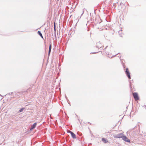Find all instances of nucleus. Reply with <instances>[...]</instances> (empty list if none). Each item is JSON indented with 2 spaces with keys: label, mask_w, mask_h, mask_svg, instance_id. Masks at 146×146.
Masks as SVG:
<instances>
[{
  "label": "nucleus",
  "mask_w": 146,
  "mask_h": 146,
  "mask_svg": "<svg viewBox=\"0 0 146 146\" xmlns=\"http://www.w3.org/2000/svg\"><path fill=\"white\" fill-rule=\"evenodd\" d=\"M133 95L135 101H137L139 100V97L138 94L136 92L133 93Z\"/></svg>",
  "instance_id": "f257e3e1"
},
{
  "label": "nucleus",
  "mask_w": 146,
  "mask_h": 146,
  "mask_svg": "<svg viewBox=\"0 0 146 146\" xmlns=\"http://www.w3.org/2000/svg\"><path fill=\"white\" fill-rule=\"evenodd\" d=\"M125 72V73L128 78L129 79H131L130 73L128 68H127L126 69V71Z\"/></svg>",
  "instance_id": "f03ea898"
},
{
  "label": "nucleus",
  "mask_w": 146,
  "mask_h": 146,
  "mask_svg": "<svg viewBox=\"0 0 146 146\" xmlns=\"http://www.w3.org/2000/svg\"><path fill=\"white\" fill-rule=\"evenodd\" d=\"M122 139L123 140L125 141H126L127 142H130V140L128 139V138L126 137V136H123L122 137Z\"/></svg>",
  "instance_id": "7ed1b4c3"
},
{
  "label": "nucleus",
  "mask_w": 146,
  "mask_h": 146,
  "mask_svg": "<svg viewBox=\"0 0 146 146\" xmlns=\"http://www.w3.org/2000/svg\"><path fill=\"white\" fill-rule=\"evenodd\" d=\"M68 133H70L71 134V135L72 137L74 139L75 138H76V135L72 132L71 131L68 130Z\"/></svg>",
  "instance_id": "20e7f679"
},
{
  "label": "nucleus",
  "mask_w": 146,
  "mask_h": 146,
  "mask_svg": "<svg viewBox=\"0 0 146 146\" xmlns=\"http://www.w3.org/2000/svg\"><path fill=\"white\" fill-rule=\"evenodd\" d=\"M36 123H34L31 126V128L30 130H31L35 128L36 125Z\"/></svg>",
  "instance_id": "39448f33"
},
{
  "label": "nucleus",
  "mask_w": 146,
  "mask_h": 146,
  "mask_svg": "<svg viewBox=\"0 0 146 146\" xmlns=\"http://www.w3.org/2000/svg\"><path fill=\"white\" fill-rule=\"evenodd\" d=\"M123 136L122 134L120 133V134H117L116 135V137L119 138H122Z\"/></svg>",
  "instance_id": "423d86ee"
},
{
  "label": "nucleus",
  "mask_w": 146,
  "mask_h": 146,
  "mask_svg": "<svg viewBox=\"0 0 146 146\" xmlns=\"http://www.w3.org/2000/svg\"><path fill=\"white\" fill-rule=\"evenodd\" d=\"M102 140L104 143H106L108 142L107 139L104 138H102Z\"/></svg>",
  "instance_id": "0eeeda50"
},
{
  "label": "nucleus",
  "mask_w": 146,
  "mask_h": 146,
  "mask_svg": "<svg viewBox=\"0 0 146 146\" xmlns=\"http://www.w3.org/2000/svg\"><path fill=\"white\" fill-rule=\"evenodd\" d=\"M38 35H39L40 36L43 38V37L42 36V35L41 34V33H40V32L39 31H38Z\"/></svg>",
  "instance_id": "6e6552de"
},
{
  "label": "nucleus",
  "mask_w": 146,
  "mask_h": 146,
  "mask_svg": "<svg viewBox=\"0 0 146 146\" xmlns=\"http://www.w3.org/2000/svg\"><path fill=\"white\" fill-rule=\"evenodd\" d=\"M51 44H50L49 45V48L48 51V54H49L50 51H51Z\"/></svg>",
  "instance_id": "1a4fd4ad"
},
{
  "label": "nucleus",
  "mask_w": 146,
  "mask_h": 146,
  "mask_svg": "<svg viewBox=\"0 0 146 146\" xmlns=\"http://www.w3.org/2000/svg\"><path fill=\"white\" fill-rule=\"evenodd\" d=\"M54 29L55 31H56V26L55 24V22H54Z\"/></svg>",
  "instance_id": "9d476101"
},
{
  "label": "nucleus",
  "mask_w": 146,
  "mask_h": 146,
  "mask_svg": "<svg viewBox=\"0 0 146 146\" xmlns=\"http://www.w3.org/2000/svg\"><path fill=\"white\" fill-rule=\"evenodd\" d=\"M84 9H83L82 10V12L81 13H82V14L81 15H82L83 13H84Z\"/></svg>",
  "instance_id": "9b49d317"
},
{
  "label": "nucleus",
  "mask_w": 146,
  "mask_h": 146,
  "mask_svg": "<svg viewBox=\"0 0 146 146\" xmlns=\"http://www.w3.org/2000/svg\"><path fill=\"white\" fill-rule=\"evenodd\" d=\"M24 108H22L20 110H19V111L20 112H21L22 111H23V110H24Z\"/></svg>",
  "instance_id": "f8f14e48"
}]
</instances>
